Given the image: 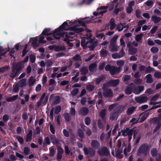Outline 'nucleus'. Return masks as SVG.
<instances>
[{"instance_id": "1", "label": "nucleus", "mask_w": 161, "mask_h": 161, "mask_svg": "<svg viewBox=\"0 0 161 161\" xmlns=\"http://www.w3.org/2000/svg\"><path fill=\"white\" fill-rule=\"evenodd\" d=\"M89 18L75 20L74 22H69L68 24V22H64L58 28L55 30L53 37L59 39L60 37H64L65 36L64 41L68 42L72 41L69 35H73L75 33H80L85 31L87 32H90V30L88 29L85 28L84 30L81 28L77 27L79 25L85 26V24L89 22L92 19Z\"/></svg>"}, {"instance_id": "2", "label": "nucleus", "mask_w": 161, "mask_h": 161, "mask_svg": "<svg viewBox=\"0 0 161 161\" xmlns=\"http://www.w3.org/2000/svg\"><path fill=\"white\" fill-rule=\"evenodd\" d=\"M121 0H115L109 6H102L99 8L97 9L96 11L93 14V18L94 19L96 18H101L103 14L106 13L107 11L106 9L109 8V10H111L114 9V12L117 14L120 10L119 8H118V6Z\"/></svg>"}, {"instance_id": "3", "label": "nucleus", "mask_w": 161, "mask_h": 161, "mask_svg": "<svg viewBox=\"0 0 161 161\" xmlns=\"http://www.w3.org/2000/svg\"><path fill=\"white\" fill-rule=\"evenodd\" d=\"M91 37V34H89L86 37V38H85V37L81 38V44L84 49L88 47L90 48V50H92L96 46V41L95 39H92L89 42L87 41V38H90Z\"/></svg>"}, {"instance_id": "4", "label": "nucleus", "mask_w": 161, "mask_h": 161, "mask_svg": "<svg viewBox=\"0 0 161 161\" xmlns=\"http://www.w3.org/2000/svg\"><path fill=\"white\" fill-rule=\"evenodd\" d=\"M50 31V29H45L42 32L41 34L40 35L39 37V42L40 43H44L46 42V41L44 40V39L46 37L48 41H51L53 39H55V38L53 37V35L55 32V31L53 33H48V32Z\"/></svg>"}, {"instance_id": "5", "label": "nucleus", "mask_w": 161, "mask_h": 161, "mask_svg": "<svg viewBox=\"0 0 161 161\" xmlns=\"http://www.w3.org/2000/svg\"><path fill=\"white\" fill-rule=\"evenodd\" d=\"M138 132L136 128H133L132 130H130L129 128H127L123 131L122 132V134L124 136H128L129 141H130L132 138V136L133 133V138H135L136 137L135 136V132L137 133Z\"/></svg>"}, {"instance_id": "6", "label": "nucleus", "mask_w": 161, "mask_h": 161, "mask_svg": "<svg viewBox=\"0 0 161 161\" xmlns=\"http://www.w3.org/2000/svg\"><path fill=\"white\" fill-rule=\"evenodd\" d=\"M23 68V66L21 63L17 64L14 67V65H13V68L12 73L10 75V76L12 78L16 76L18 72Z\"/></svg>"}, {"instance_id": "7", "label": "nucleus", "mask_w": 161, "mask_h": 161, "mask_svg": "<svg viewBox=\"0 0 161 161\" xmlns=\"http://www.w3.org/2000/svg\"><path fill=\"white\" fill-rule=\"evenodd\" d=\"M48 98V97L45 93L42 94L40 98V102L37 104V106H39L45 105L47 101Z\"/></svg>"}, {"instance_id": "8", "label": "nucleus", "mask_w": 161, "mask_h": 161, "mask_svg": "<svg viewBox=\"0 0 161 161\" xmlns=\"http://www.w3.org/2000/svg\"><path fill=\"white\" fill-rule=\"evenodd\" d=\"M148 147V145L147 144L142 145L138 149V154L143 153L145 154L147 151Z\"/></svg>"}, {"instance_id": "9", "label": "nucleus", "mask_w": 161, "mask_h": 161, "mask_svg": "<svg viewBox=\"0 0 161 161\" xmlns=\"http://www.w3.org/2000/svg\"><path fill=\"white\" fill-rule=\"evenodd\" d=\"M84 151L85 154L87 155L88 157H92L95 154V151L92 148H90L87 149L86 148H84Z\"/></svg>"}, {"instance_id": "10", "label": "nucleus", "mask_w": 161, "mask_h": 161, "mask_svg": "<svg viewBox=\"0 0 161 161\" xmlns=\"http://www.w3.org/2000/svg\"><path fill=\"white\" fill-rule=\"evenodd\" d=\"M151 153L153 157H156L157 161H161V158L160 154L157 153V150L153 149L151 151Z\"/></svg>"}, {"instance_id": "11", "label": "nucleus", "mask_w": 161, "mask_h": 161, "mask_svg": "<svg viewBox=\"0 0 161 161\" xmlns=\"http://www.w3.org/2000/svg\"><path fill=\"white\" fill-rule=\"evenodd\" d=\"M136 101L138 103H142L147 102V98L145 96L139 97L135 98Z\"/></svg>"}, {"instance_id": "12", "label": "nucleus", "mask_w": 161, "mask_h": 161, "mask_svg": "<svg viewBox=\"0 0 161 161\" xmlns=\"http://www.w3.org/2000/svg\"><path fill=\"white\" fill-rule=\"evenodd\" d=\"M120 67L116 68L114 66H112L110 71V73L112 75L117 74L120 71Z\"/></svg>"}, {"instance_id": "13", "label": "nucleus", "mask_w": 161, "mask_h": 161, "mask_svg": "<svg viewBox=\"0 0 161 161\" xmlns=\"http://www.w3.org/2000/svg\"><path fill=\"white\" fill-rule=\"evenodd\" d=\"M37 40L38 39L37 37H32L30 38L29 43H31L33 46L36 48L38 46Z\"/></svg>"}, {"instance_id": "14", "label": "nucleus", "mask_w": 161, "mask_h": 161, "mask_svg": "<svg viewBox=\"0 0 161 161\" xmlns=\"http://www.w3.org/2000/svg\"><path fill=\"white\" fill-rule=\"evenodd\" d=\"M98 153L101 155H105L108 156L109 154V152L106 147H103L102 149L98 150Z\"/></svg>"}, {"instance_id": "15", "label": "nucleus", "mask_w": 161, "mask_h": 161, "mask_svg": "<svg viewBox=\"0 0 161 161\" xmlns=\"http://www.w3.org/2000/svg\"><path fill=\"white\" fill-rule=\"evenodd\" d=\"M149 115V112H146L141 114L140 115V120L141 122L144 121L147 117Z\"/></svg>"}, {"instance_id": "16", "label": "nucleus", "mask_w": 161, "mask_h": 161, "mask_svg": "<svg viewBox=\"0 0 161 161\" xmlns=\"http://www.w3.org/2000/svg\"><path fill=\"white\" fill-rule=\"evenodd\" d=\"M144 86H140L136 88H135L134 91V92L136 94L140 93L142 91L144 90Z\"/></svg>"}, {"instance_id": "17", "label": "nucleus", "mask_w": 161, "mask_h": 161, "mask_svg": "<svg viewBox=\"0 0 161 161\" xmlns=\"http://www.w3.org/2000/svg\"><path fill=\"white\" fill-rule=\"evenodd\" d=\"M103 95L105 97H108L112 96V93L111 90L108 89L105 91Z\"/></svg>"}, {"instance_id": "18", "label": "nucleus", "mask_w": 161, "mask_h": 161, "mask_svg": "<svg viewBox=\"0 0 161 161\" xmlns=\"http://www.w3.org/2000/svg\"><path fill=\"white\" fill-rule=\"evenodd\" d=\"M91 145L93 147L97 149L99 146V143L97 141L93 140L91 142Z\"/></svg>"}, {"instance_id": "19", "label": "nucleus", "mask_w": 161, "mask_h": 161, "mask_svg": "<svg viewBox=\"0 0 161 161\" xmlns=\"http://www.w3.org/2000/svg\"><path fill=\"white\" fill-rule=\"evenodd\" d=\"M119 80L118 79L113 80L110 81L109 84L111 86H116L119 84Z\"/></svg>"}, {"instance_id": "20", "label": "nucleus", "mask_w": 161, "mask_h": 161, "mask_svg": "<svg viewBox=\"0 0 161 161\" xmlns=\"http://www.w3.org/2000/svg\"><path fill=\"white\" fill-rule=\"evenodd\" d=\"M88 112V109L86 108H81L80 111V114L82 115H85Z\"/></svg>"}, {"instance_id": "21", "label": "nucleus", "mask_w": 161, "mask_h": 161, "mask_svg": "<svg viewBox=\"0 0 161 161\" xmlns=\"http://www.w3.org/2000/svg\"><path fill=\"white\" fill-rule=\"evenodd\" d=\"M28 84L30 86L33 85L35 82V79L33 77L31 76L30 77L28 80Z\"/></svg>"}, {"instance_id": "22", "label": "nucleus", "mask_w": 161, "mask_h": 161, "mask_svg": "<svg viewBox=\"0 0 161 161\" xmlns=\"http://www.w3.org/2000/svg\"><path fill=\"white\" fill-rule=\"evenodd\" d=\"M26 80L25 79H23L18 83V85L20 87H23L25 85Z\"/></svg>"}, {"instance_id": "23", "label": "nucleus", "mask_w": 161, "mask_h": 161, "mask_svg": "<svg viewBox=\"0 0 161 161\" xmlns=\"http://www.w3.org/2000/svg\"><path fill=\"white\" fill-rule=\"evenodd\" d=\"M119 47L116 45H114L113 44H111L110 46V48L112 51H116L119 50Z\"/></svg>"}, {"instance_id": "24", "label": "nucleus", "mask_w": 161, "mask_h": 161, "mask_svg": "<svg viewBox=\"0 0 161 161\" xmlns=\"http://www.w3.org/2000/svg\"><path fill=\"white\" fill-rule=\"evenodd\" d=\"M114 19H111L110 21V28L111 30H113L116 26L115 25L114 23Z\"/></svg>"}, {"instance_id": "25", "label": "nucleus", "mask_w": 161, "mask_h": 161, "mask_svg": "<svg viewBox=\"0 0 161 161\" xmlns=\"http://www.w3.org/2000/svg\"><path fill=\"white\" fill-rule=\"evenodd\" d=\"M18 95L14 96L12 97L7 98L6 100L8 102L14 101L18 98Z\"/></svg>"}, {"instance_id": "26", "label": "nucleus", "mask_w": 161, "mask_h": 161, "mask_svg": "<svg viewBox=\"0 0 161 161\" xmlns=\"http://www.w3.org/2000/svg\"><path fill=\"white\" fill-rule=\"evenodd\" d=\"M65 48L64 46H55L54 50L56 51H59L65 50Z\"/></svg>"}, {"instance_id": "27", "label": "nucleus", "mask_w": 161, "mask_h": 161, "mask_svg": "<svg viewBox=\"0 0 161 161\" xmlns=\"http://www.w3.org/2000/svg\"><path fill=\"white\" fill-rule=\"evenodd\" d=\"M128 26L127 25V26H125L124 25V24H122L120 23V24L118 25L117 26L116 29L118 30L119 31H121L123 29V28L127 27H128Z\"/></svg>"}, {"instance_id": "28", "label": "nucleus", "mask_w": 161, "mask_h": 161, "mask_svg": "<svg viewBox=\"0 0 161 161\" xmlns=\"http://www.w3.org/2000/svg\"><path fill=\"white\" fill-rule=\"evenodd\" d=\"M152 20L155 23H156L159 22L161 19L159 17L154 16H152L151 18Z\"/></svg>"}, {"instance_id": "29", "label": "nucleus", "mask_w": 161, "mask_h": 161, "mask_svg": "<svg viewBox=\"0 0 161 161\" xmlns=\"http://www.w3.org/2000/svg\"><path fill=\"white\" fill-rule=\"evenodd\" d=\"M32 135V131L31 130H29L28 133L26 136V141L27 142L30 141L31 140Z\"/></svg>"}, {"instance_id": "30", "label": "nucleus", "mask_w": 161, "mask_h": 161, "mask_svg": "<svg viewBox=\"0 0 161 161\" xmlns=\"http://www.w3.org/2000/svg\"><path fill=\"white\" fill-rule=\"evenodd\" d=\"M135 109V108L134 107H130L128 109L127 111V114L129 115L132 114Z\"/></svg>"}, {"instance_id": "31", "label": "nucleus", "mask_w": 161, "mask_h": 161, "mask_svg": "<svg viewBox=\"0 0 161 161\" xmlns=\"http://www.w3.org/2000/svg\"><path fill=\"white\" fill-rule=\"evenodd\" d=\"M146 78L147 79L146 82L147 83H150L153 82V80L150 75H147L146 76Z\"/></svg>"}, {"instance_id": "32", "label": "nucleus", "mask_w": 161, "mask_h": 161, "mask_svg": "<svg viewBox=\"0 0 161 161\" xmlns=\"http://www.w3.org/2000/svg\"><path fill=\"white\" fill-rule=\"evenodd\" d=\"M97 65L95 64H93L91 65L89 67V69L91 72H92L96 68Z\"/></svg>"}, {"instance_id": "33", "label": "nucleus", "mask_w": 161, "mask_h": 161, "mask_svg": "<svg viewBox=\"0 0 161 161\" xmlns=\"http://www.w3.org/2000/svg\"><path fill=\"white\" fill-rule=\"evenodd\" d=\"M107 52L105 49H103L100 52L101 56L103 57H105L107 56Z\"/></svg>"}, {"instance_id": "34", "label": "nucleus", "mask_w": 161, "mask_h": 161, "mask_svg": "<svg viewBox=\"0 0 161 161\" xmlns=\"http://www.w3.org/2000/svg\"><path fill=\"white\" fill-rule=\"evenodd\" d=\"M117 115V113H116L111 114L110 116V119L111 120H113L116 118Z\"/></svg>"}, {"instance_id": "35", "label": "nucleus", "mask_w": 161, "mask_h": 161, "mask_svg": "<svg viewBox=\"0 0 161 161\" xmlns=\"http://www.w3.org/2000/svg\"><path fill=\"white\" fill-rule=\"evenodd\" d=\"M79 90L78 88H75L71 91V94L73 96H75L77 94Z\"/></svg>"}, {"instance_id": "36", "label": "nucleus", "mask_w": 161, "mask_h": 161, "mask_svg": "<svg viewBox=\"0 0 161 161\" xmlns=\"http://www.w3.org/2000/svg\"><path fill=\"white\" fill-rule=\"evenodd\" d=\"M64 117L66 120V121L67 122H68L70 118V117L69 114L68 113H66L64 114Z\"/></svg>"}, {"instance_id": "37", "label": "nucleus", "mask_w": 161, "mask_h": 161, "mask_svg": "<svg viewBox=\"0 0 161 161\" xmlns=\"http://www.w3.org/2000/svg\"><path fill=\"white\" fill-rule=\"evenodd\" d=\"M80 71L82 75H85L87 73L88 69L87 68L83 67L81 69Z\"/></svg>"}, {"instance_id": "38", "label": "nucleus", "mask_w": 161, "mask_h": 161, "mask_svg": "<svg viewBox=\"0 0 161 161\" xmlns=\"http://www.w3.org/2000/svg\"><path fill=\"white\" fill-rule=\"evenodd\" d=\"M132 92V88L130 87H128L125 89V92L126 94H130Z\"/></svg>"}, {"instance_id": "39", "label": "nucleus", "mask_w": 161, "mask_h": 161, "mask_svg": "<svg viewBox=\"0 0 161 161\" xmlns=\"http://www.w3.org/2000/svg\"><path fill=\"white\" fill-rule=\"evenodd\" d=\"M61 108L59 106H57L54 108V113L56 114H58L60 112Z\"/></svg>"}, {"instance_id": "40", "label": "nucleus", "mask_w": 161, "mask_h": 161, "mask_svg": "<svg viewBox=\"0 0 161 161\" xmlns=\"http://www.w3.org/2000/svg\"><path fill=\"white\" fill-rule=\"evenodd\" d=\"M94 88V86L92 85H88L86 86L87 89L89 91H91L93 90Z\"/></svg>"}, {"instance_id": "41", "label": "nucleus", "mask_w": 161, "mask_h": 161, "mask_svg": "<svg viewBox=\"0 0 161 161\" xmlns=\"http://www.w3.org/2000/svg\"><path fill=\"white\" fill-rule=\"evenodd\" d=\"M158 51V49L156 47H153L151 49V51L153 53H156Z\"/></svg>"}, {"instance_id": "42", "label": "nucleus", "mask_w": 161, "mask_h": 161, "mask_svg": "<svg viewBox=\"0 0 161 161\" xmlns=\"http://www.w3.org/2000/svg\"><path fill=\"white\" fill-rule=\"evenodd\" d=\"M129 52L130 54H132L136 52V50L135 48H130L129 50Z\"/></svg>"}, {"instance_id": "43", "label": "nucleus", "mask_w": 161, "mask_h": 161, "mask_svg": "<svg viewBox=\"0 0 161 161\" xmlns=\"http://www.w3.org/2000/svg\"><path fill=\"white\" fill-rule=\"evenodd\" d=\"M130 151V144H129L128 146V147L127 148H125L124 149V153L125 155H127V153L129 152Z\"/></svg>"}, {"instance_id": "44", "label": "nucleus", "mask_w": 161, "mask_h": 161, "mask_svg": "<svg viewBox=\"0 0 161 161\" xmlns=\"http://www.w3.org/2000/svg\"><path fill=\"white\" fill-rule=\"evenodd\" d=\"M143 36L142 34L137 35L136 36V39L137 41L138 42L141 40L142 37Z\"/></svg>"}, {"instance_id": "45", "label": "nucleus", "mask_w": 161, "mask_h": 161, "mask_svg": "<svg viewBox=\"0 0 161 161\" xmlns=\"http://www.w3.org/2000/svg\"><path fill=\"white\" fill-rule=\"evenodd\" d=\"M118 37V35L114 36L110 42L111 44H114V43L116 42V41Z\"/></svg>"}, {"instance_id": "46", "label": "nucleus", "mask_w": 161, "mask_h": 161, "mask_svg": "<svg viewBox=\"0 0 161 161\" xmlns=\"http://www.w3.org/2000/svg\"><path fill=\"white\" fill-rule=\"evenodd\" d=\"M122 153L121 151L118 150L116 152V157L117 158H121L122 157V155L121 153Z\"/></svg>"}, {"instance_id": "47", "label": "nucleus", "mask_w": 161, "mask_h": 161, "mask_svg": "<svg viewBox=\"0 0 161 161\" xmlns=\"http://www.w3.org/2000/svg\"><path fill=\"white\" fill-rule=\"evenodd\" d=\"M24 151L25 155H28L30 152L29 149L27 147H25L24 148Z\"/></svg>"}, {"instance_id": "48", "label": "nucleus", "mask_w": 161, "mask_h": 161, "mask_svg": "<svg viewBox=\"0 0 161 161\" xmlns=\"http://www.w3.org/2000/svg\"><path fill=\"white\" fill-rule=\"evenodd\" d=\"M137 133H137H136V132H135V136L136 137H135V138H134V139H136L135 143L136 144H137L139 143L140 139V138L139 137V136H136Z\"/></svg>"}, {"instance_id": "49", "label": "nucleus", "mask_w": 161, "mask_h": 161, "mask_svg": "<svg viewBox=\"0 0 161 161\" xmlns=\"http://www.w3.org/2000/svg\"><path fill=\"white\" fill-rule=\"evenodd\" d=\"M78 136L81 137H82L84 136V134L82 131L80 129L78 130Z\"/></svg>"}, {"instance_id": "50", "label": "nucleus", "mask_w": 161, "mask_h": 161, "mask_svg": "<svg viewBox=\"0 0 161 161\" xmlns=\"http://www.w3.org/2000/svg\"><path fill=\"white\" fill-rule=\"evenodd\" d=\"M154 76L157 78H160L161 77V73L157 71L155 73Z\"/></svg>"}, {"instance_id": "51", "label": "nucleus", "mask_w": 161, "mask_h": 161, "mask_svg": "<svg viewBox=\"0 0 161 161\" xmlns=\"http://www.w3.org/2000/svg\"><path fill=\"white\" fill-rule=\"evenodd\" d=\"M36 59L35 56L33 55H31L30 56V61L32 63H34Z\"/></svg>"}, {"instance_id": "52", "label": "nucleus", "mask_w": 161, "mask_h": 161, "mask_svg": "<svg viewBox=\"0 0 161 161\" xmlns=\"http://www.w3.org/2000/svg\"><path fill=\"white\" fill-rule=\"evenodd\" d=\"M27 45H26L25 46L24 48V50H23L22 51V56H24L25 54L27 52V51H26V49L27 48Z\"/></svg>"}, {"instance_id": "53", "label": "nucleus", "mask_w": 161, "mask_h": 161, "mask_svg": "<svg viewBox=\"0 0 161 161\" xmlns=\"http://www.w3.org/2000/svg\"><path fill=\"white\" fill-rule=\"evenodd\" d=\"M96 36L99 39H102L103 38V40L105 39V37H104V35L103 33L97 34L96 35Z\"/></svg>"}, {"instance_id": "54", "label": "nucleus", "mask_w": 161, "mask_h": 161, "mask_svg": "<svg viewBox=\"0 0 161 161\" xmlns=\"http://www.w3.org/2000/svg\"><path fill=\"white\" fill-rule=\"evenodd\" d=\"M50 153L49 155L50 156H53L55 153L54 150L53 148L51 147L50 148Z\"/></svg>"}, {"instance_id": "55", "label": "nucleus", "mask_w": 161, "mask_h": 161, "mask_svg": "<svg viewBox=\"0 0 161 161\" xmlns=\"http://www.w3.org/2000/svg\"><path fill=\"white\" fill-rule=\"evenodd\" d=\"M116 63L118 65L121 67L123 65L124 62L123 61H117Z\"/></svg>"}, {"instance_id": "56", "label": "nucleus", "mask_w": 161, "mask_h": 161, "mask_svg": "<svg viewBox=\"0 0 161 161\" xmlns=\"http://www.w3.org/2000/svg\"><path fill=\"white\" fill-rule=\"evenodd\" d=\"M53 64L52 61L50 60H47L46 62V65L47 67L51 66Z\"/></svg>"}, {"instance_id": "57", "label": "nucleus", "mask_w": 161, "mask_h": 161, "mask_svg": "<svg viewBox=\"0 0 161 161\" xmlns=\"http://www.w3.org/2000/svg\"><path fill=\"white\" fill-rule=\"evenodd\" d=\"M8 67L7 66L4 67L0 68V72H3L7 71L8 69Z\"/></svg>"}, {"instance_id": "58", "label": "nucleus", "mask_w": 161, "mask_h": 161, "mask_svg": "<svg viewBox=\"0 0 161 161\" xmlns=\"http://www.w3.org/2000/svg\"><path fill=\"white\" fill-rule=\"evenodd\" d=\"M16 138L19 141V142L20 143H22L24 141L23 139L21 137H20L19 136H18L16 137Z\"/></svg>"}, {"instance_id": "59", "label": "nucleus", "mask_w": 161, "mask_h": 161, "mask_svg": "<svg viewBox=\"0 0 161 161\" xmlns=\"http://www.w3.org/2000/svg\"><path fill=\"white\" fill-rule=\"evenodd\" d=\"M106 112V110L105 109H103L102 110L100 113V116L103 118L104 116L105 115Z\"/></svg>"}, {"instance_id": "60", "label": "nucleus", "mask_w": 161, "mask_h": 161, "mask_svg": "<svg viewBox=\"0 0 161 161\" xmlns=\"http://www.w3.org/2000/svg\"><path fill=\"white\" fill-rule=\"evenodd\" d=\"M145 22L146 20H140L138 23V26H141V25L145 24Z\"/></svg>"}, {"instance_id": "61", "label": "nucleus", "mask_w": 161, "mask_h": 161, "mask_svg": "<svg viewBox=\"0 0 161 161\" xmlns=\"http://www.w3.org/2000/svg\"><path fill=\"white\" fill-rule=\"evenodd\" d=\"M70 114L71 115H74L75 114V109L74 108H71L70 111Z\"/></svg>"}, {"instance_id": "62", "label": "nucleus", "mask_w": 161, "mask_h": 161, "mask_svg": "<svg viewBox=\"0 0 161 161\" xmlns=\"http://www.w3.org/2000/svg\"><path fill=\"white\" fill-rule=\"evenodd\" d=\"M118 54H119L120 58L122 57L125 55V53L123 51V48Z\"/></svg>"}, {"instance_id": "63", "label": "nucleus", "mask_w": 161, "mask_h": 161, "mask_svg": "<svg viewBox=\"0 0 161 161\" xmlns=\"http://www.w3.org/2000/svg\"><path fill=\"white\" fill-rule=\"evenodd\" d=\"M120 45L122 46L123 48L125 46V43L123 40V38L120 39Z\"/></svg>"}, {"instance_id": "64", "label": "nucleus", "mask_w": 161, "mask_h": 161, "mask_svg": "<svg viewBox=\"0 0 161 161\" xmlns=\"http://www.w3.org/2000/svg\"><path fill=\"white\" fill-rule=\"evenodd\" d=\"M112 67V66H111L109 65H107L105 67V69L107 71H110V72L111 70Z\"/></svg>"}]
</instances>
